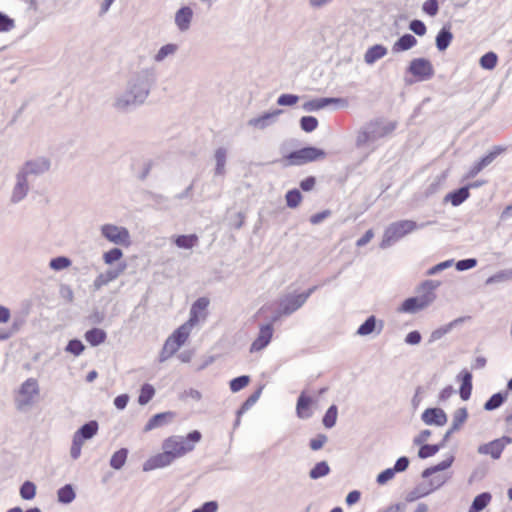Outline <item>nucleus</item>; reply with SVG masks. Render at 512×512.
Returning <instances> with one entry per match:
<instances>
[{
	"label": "nucleus",
	"mask_w": 512,
	"mask_h": 512,
	"mask_svg": "<svg viewBox=\"0 0 512 512\" xmlns=\"http://www.w3.org/2000/svg\"><path fill=\"white\" fill-rule=\"evenodd\" d=\"M156 81L157 72L153 66L132 72L126 82L125 91L113 98L112 108L119 113H127L143 105Z\"/></svg>",
	"instance_id": "f257e3e1"
},
{
	"label": "nucleus",
	"mask_w": 512,
	"mask_h": 512,
	"mask_svg": "<svg viewBox=\"0 0 512 512\" xmlns=\"http://www.w3.org/2000/svg\"><path fill=\"white\" fill-rule=\"evenodd\" d=\"M396 129V122L374 120L366 123L357 133L355 145L357 148L370 147L379 139L391 134Z\"/></svg>",
	"instance_id": "f03ea898"
},
{
	"label": "nucleus",
	"mask_w": 512,
	"mask_h": 512,
	"mask_svg": "<svg viewBox=\"0 0 512 512\" xmlns=\"http://www.w3.org/2000/svg\"><path fill=\"white\" fill-rule=\"evenodd\" d=\"M40 386L35 378L26 379L14 393V406L18 412H29L38 402Z\"/></svg>",
	"instance_id": "7ed1b4c3"
},
{
	"label": "nucleus",
	"mask_w": 512,
	"mask_h": 512,
	"mask_svg": "<svg viewBox=\"0 0 512 512\" xmlns=\"http://www.w3.org/2000/svg\"><path fill=\"white\" fill-rule=\"evenodd\" d=\"M202 435L198 430H194L186 437L170 436L163 441L162 449H166L176 460L194 450L195 445L201 440Z\"/></svg>",
	"instance_id": "20e7f679"
},
{
	"label": "nucleus",
	"mask_w": 512,
	"mask_h": 512,
	"mask_svg": "<svg viewBox=\"0 0 512 512\" xmlns=\"http://www.w3.org/2000/svg\"><path fill=\"white\" fill-rule=\"evenodd\" d=\"M430 224H432L431 221L421 224H417L412 220H400L393 222L385 229L380 243V248L387 249L407 234L415 231L416 229L424 228Z\"/></svg>",
	"instance_id": "39448f33"
},
{
	"label": "nucleus",
	"mask_w": 512,
	"mask_h": 512,
	"mask_svg": "<svg viewBox=\"0 0 512 512\" xmlns=\"http://www.w3.org/2000/svg\"><path fill=\"white\" fill-rule=\"evenodd\" d=\"M437 287V285L431 281L427 280L422 284V289L424 290L423 294L416 296V297H410L406 299L400 308V311L406 312V313H416L420 310L425 309L430 304L433 303L436 296L433 293V290Z\"/></svg>",
	"instance_id": "423d86ee"
},
{
	"label": "nucleus",
	"mask_w": 512,
	"mask_h": 512,
	"mask_svg": "<svg viewBox=\"0 0 512 512\" xmlns=\"http://www.w3.org/2000/svg\"><path fill=\"white\" fill-rule=\"evenodd\" d=\"M100 233L103 238L114 245L129 247L131 244L130 232L126 227L104 224L100 227Z\"/></svg>",
	"instance_id": "0eeeda50"
},
{
	"label": "nucleus",
	"mask_w": 512,
	"mask_h": 512,
	"mask_svg": "<svg viewBox=\"0 0 512 512\" xmlns=\"http://www.w3.org/2000/svg\"><path fill=\"white\" fill-rule=\"evenodd\" d=\"M51 162L46 157H37L26 161L17 172L23 175L30 182L49 171Z\"/></svg>",
	"instance_id": "6e6552de"
},
{
	"label": "nucleus",
	"mask_w": 512,
	"mask_h": 512,
	"mask_svg": "<svg viewBox=\"0 0 512 512\" xmlns=\"http://www.w3.org/2000/svg\"><path fill=\"white\" fill-rule=\"evenodd\" d=\"M325 156L326 153L322 149L316 147H305L289 153L287 155V159L292 165H302L318 159H323Z\"/></svg>",
	"instance_id": "1a4fd4ad"
},
{
	"label": "nucleus",
	"mask_w": 512,
	"mask_h": 512,
	"mask_svg": "<svg viewBox=\"0 0 512 512\" xmlns=\"http://www.w3.org/2000/svg\"><path fill=\"white\" fill-rule=\"evenodd\" d=\"M407 72L416 77L418 81H427L435 73L431 61L422 57L413 59L407 68Z\"/></svg>",
	"instance_id": "9d476101"
},
{
	"label": "nucleus",
	"mask_w": 512,
	"mask_h": 512,
	"mask_svg": "<svg viewBox=\"0 0 512 512\" xmlns=\"http://www.w3.org/2000/svg\"><path fill=\"white\" fill-rule=\"evenodd\" d=\"M510 443H512V439L510 437L503 436L489 443L480 445L477 448V452L481 455H490L491 458L497 460L501 457L505 446Z\"/></svg>",
	"instance_id": "9b49d317"
},
{
	"label": "nucleus",
	"mask_w": 512,
	"mask_h": 512,
	"mask_svg": "<svg viewBox=\"0 0 512 512\" xmlns=\"http://www.w3.org/2000/svg\"><path fill=\"white\" fill-rule=\"evenodd\" d=\"M30 181L19 172L15 174V182L10 193V203L18 204L23 201L30 191Z\"/></svg>",
	"instance_id": "f8f14e48"
},
{
	"label": "nucleus",
	"mask_w": 512,
	"mask_h": 512,
	"mask_svg": "<svg viewBox=\"0 0 512 512\" xmlns=\"http://www.w3.org/2000/svg\"><path fill=\"white\" fill-rule=\"evenodd\" d=\"M305 304V296L288 294L280 300V314L291 315Z\"/></svg>",
	"instance_id": "ddd939ff"
},
{
	"label": "nucleus",
	"mask_w": 512,
	"mask_h": 512,
	"mask_svg": "<svg viewBox=\"0 0 512 512\" xmlns=\"http://www.w3.org/2000/svg\"><path fill=\"white\" fill-rule=\"evenodd\" d=\"M174 461L175 459L170 455V453L166 449H163L162 453H158L144 462L143 471L148 472L164 468L171 465Z\"/></svg>",
	"instance_id": "4468645a"
},
{
	"label": "nucleus",
	"mask_w": 512,
	"mask_h": 512,
	"mask_svg": "<svg viewBox=\"0 0 512 512\" xmlns=\"http://www.w3.org/2000/svg\"><path fill=\"white\" fill-rule=\"evenodd\" d=\"M125 268L126 264H121L117 268L108 269L107 271L100 273L93 281V289L98 291L103 286H106L110 282L116 280L124 272Z\"/></svg>",
	"instance_id": "2eb2a0df"
},
{
	"label": "nucleus",
	"mask_w": 512,
	"mask_h": 512,
	"mask_svg": "<svg viewBox=\"0 0 512 512\" xmlns=\"http://www.w3.org/2000/svg\"><path fill=\"white\" fill-rule=\"evenodd\" d=\"M330 104H337L340 107H346L347 106V100L343 98H317L310 101H307L303 104L302 108L303 110L307 112H313L321 110L325 107H327Z\"/></svg>",
	"instance_id": "dca6fc26"
},
{
	"label": "nucleus",
	"mask_w": 512,
	"mask_h": 512,
	"mask_svg": "<svg viewBox=\"0 0 512 512\" xmlns=\"http://www.w3.org/2000/svg\"><path fill=\"white\" fill-rule=\"evenodd\" d=\"M281 109L274 110L272 112H266L258 117L251 118L248 120V126L253 128L264 130L267 127L274 124L277 120V117L282 113Z\"/></svg>",
	"instance_id": "f3484780"
},
{
	"label": "nucleus",
	"mask_w": 512,
	"mask_h": 512,
	"mask_svg": "<svg viewBox=\"0 0 512 512\" xmlns=\"http://www.w3.org/2000/svg\"><path fill=\"white\" fill-rule=\"evenodd\" d=\"M194 12L191 7L183 6L175 13L174 22L180 32H187L193 20Z\"/></svg>",
	"instance_id": "a211bd4d"
},
{
	"label": "nucleus",
	"mask_w": 512,
	"mask_h": 512,
	"mask_svg": "<svg viewBox=\"0 0 512 512\" xmlns=\"http://www.w3.org/2000/svg\"><path fill=\"white\" fill-rule=\"evenodd\" d=\"M421 419L426 425L444 426L447 423V415L441 408H427Z\"/></svg>",
	"instance_id": "6ab92c4d"
},
{
	"label": "nucleus",
	"mask_w": 512,
	"mask_h": 512,
	"mask_svg": "<svg viewBox=\"0 0 512 512\" xmlns=\"http://www.w3.org/2000/svg\"><path fill=\"white\" fill-rule=\"evenodd\" d=\"M208 305V298L201 297L197 299L190 309L188 322L195 326L201 319H205Z\"/></svg>",
	"instance_id": "aec40b11"
},
{
	"label": "nucleus",
	"mask_w": 512,
	"mask_h": 512,
	"mask_svg": "<svg viewBox=\"0 0 512 512\" xmlns=\"http://www.w3.org/2000/svg\"><path fill=\"white\" fill-rule=\"evenodd\" d=\"M273 335L272 324H265L260 327L258 337L253 341L250 351L257 352L264 349L271 341Z\"/></svg>",
	"instance_id": "412c9836"
},
{
	"label": "nucleus",
	"mask_w": 512,
	"mask_h": 512,
	"mask_svg": "<svg viewBox=\"0 0 512 512\" xmlns=\"http://www.w3.org/2000/svg\"><path fill=\"white\" fill-rule=\"evenodd\" d=\"M180 46L177 43H167L162 45L153 56L156 63H163L165 60L173 58L179 51Z\"/></svg>",
	"instance_id": "4be33fe9"
},
{
	"label": "nucleus",
	"mask_w": 512,
	"mask_h": 512,
	"mask_svg": "<svg viewBox=\"0 0 512 512\" xmlns=\"http://www.w3.org/2000/svg\"><path fill=\"white\" fill-rule=\"evenodd\" d=\"M174 416L175 414L171 411L158 413L149 419L144 427V431L147 432L161 427L169 423L174 418Z\"/></svg>",
	"instance_id": "5701e85b"
},
{
	"label": "nucleus",
	"mask_w": 512,
	"mask_h": 512,
	"mask_svg": "<svg viewBox=\"0 0 512 512\" xmlns=\"http://www.w3.org/2000/svg\"><path fill=\"white\" fill-rule=\"evenodd\" d=\"M387 48L381 44H376L367 49L364 54V61L368 65L374 64L387 54Z\"/></svg>",
	"instance_id": "b1692460"
},
{
	"label": "nucleus",
	"mask_w": 512,
	"mask_h": 512,
	"mask_svg": "<svg viewBox=\"0 0 512 512\" xmlns=\"http://www.w3.org/2000/svg\"><path fill=\"white\" fill-rule=\"evenodd\" d=\"M465 319H466L465 317H459L457 319H454L450 323H448V324H446V325H444L442 327L437 328L436 330H434L431 333L430 338H429V343H433V342L441 339L446 334H448L454 327H456L457 325L463 323L465 321Z\"/></svg>",
	"instance_id": "393cba45"
},
{
	"label": "nucleus",
	"mask_w": 512,
	"mask_h": 512,
	"mask_svg": "<svg viewBox=\"0 0 512 512\" xmlns=\"http://www.w3.org/2000/svg\"><path fill=\"white\" fill-rule=\"evenodd\" d=\"M458 377L461 378L459 394L461 399L466 401L470 398L472 392V374L463 370Z\"/></svg>",
	"instance_id": "a878e982"
},
{
	"label": "nucleus",
	"mask_w": 512,
	"mask_h": 512,
	"mask_svg": "<svg viewBox=\"0 0 512 512\" xmlns=\"http://www.w3.org/2000/svg\"><path fill=\"white\" fill-rule=\"evenodd\" d=\"M417 44V39L411 34H404L392 46L393 53L407 51Z\"/></svg>",
	"instance_id": "bb28decb"
},
{
	"label": "nucleus",
	"mask_w": 512,
	"mask_h": 512,
	"mask_svg": "<svg viewBox=\"0 0 512 512\" xmlns=\"http://www.w3.org/2000/svg\"><path fill=\"white\" fill-rule=\"evenodd\" d=\"M193 327L194 325L186 321L184 324L178 327L170 335V337H172L178 344L182 346L187 341Z\"/></svg>",
	"instance_id": "cd10ccee"
},
{
	"label": "nucleus",
	"mask_w": 512,
	"mask_h": 512,
	"mask_svg": "<svg viewBox=\"0 0 512 512\" xmlns=\"http://www.w3.org/2000/svg\"><path fill=\"white\" fill-rule=\"evenodd\" d=\"M453 39V34L449 28L443 27L436 36V47L439 51L446 50Z\"/></svg>",
	"instance_id": "c85d7f7f"
},
{
	"label": "nucleus",
	"mask_w": 512,
	"mask_h": 512,
	"mask_svg": "<svg viewBox=\"0 0 512 512\" xmlns=\"http://www.w3.org/2000/svg\"><path fill=\"white\" fill-rule=\"evenodd\" d=\"M469 187H461L446 195L445 200L450 201L453 206H459L469 197Z\"/></svg>",
	"instance_id": "c756f323"
},
{
	"label": "nucleus",
	"mask_w": 512,
	"mask_h": 512,
	"mask_svg": "<svg viewBox=\"0 0 512 512\" xmlns=\"http://www.w3.org/2000/svg\"><path fill=\"white\" fill-rule=\"evenodd\" d=\"M106 337V332L100 328H92L85 333V339L91 346L102 344Z\"/></svg>",
	"instance_id": "7c9ffc66"
},
{
	"label": "nucleus",
	"mask_w": 512,
	"mask_h": 512,
	"mask_svg": "<svg viewBox=\"0 0 512 512\" xmlns=\"http://www.w3.org/2000/svg\"><path fill=\"white\" fill-rule=\"evenodd\" d=\"M312 403V399L305 395V393H301L297 400L296 412L299 418L307 419L311 416L310 412H307L309 406Z\"/></svg>",
	"instance_id": "2f4dec72"
},
{
	"label": "nucleus",
	"mask_w": 512,
	"mask_h": 512,
	"mask_svg": "<svg viewBox=\"0 0 512 512\" xmlns=\"http://www.w3.org/2000/svg\"><path fill=\"white\" fill-rule=\"evenodd\" d=\"M491 498H492L491 494L488 492H483V493L477 495L474 498L468 512L482 511L490 503Z\"/></svg>",
	"instance_id": "473e14b6"
},
{
	"label": "nucleus",
	"mask_w": 512,
	"mask_h": 512,
	"mask_svg": "<svg viewBox=\"0 0 512 512\" xmlns=\"http://www.w3.org/2000/svg\"><path fill=\"white\" fill-rule=\"evenodd\" d=\"M453 461H454V457L450 456L449 458L443 460L442 462L438 463L437 465L426 468L422 472V477L429 478V477L433 476L434 474H437L438 472L448 469L452 465Z\"/></svg>",
	"instance_id": "72a5a7b5"
},
{
	"label": "nucleus",
	"mask_w": 512,
	"mask_h": 512,
	"mask_svg": "<svg viewBox=\"0 0 512 512\" xmlns=\"http://www.w3.org/2000/svg\"><path fill=\"white\" fill-rule=\"evenodd\" d=\"M227 150L223 147L216 149L214 158L216 162L215 175L222 176L225 174Z\"/></svg>",
	"instance_id": "f704fd0d"
},
{
	"label": "nucleus",
	"mask_w": 512,
	"mask_h": 512,
	"mask_svg": "<svg viewBox=\"0 0 512 512\" xmlns=\"http://www.w3.org/2000/svg\"><path fill=\"white\" fill-rule=\"evenodd\" d=\"M468 418V411L465 407L458 408L452 416L451 431H458Z\"/></svg>",
	"instance_id": "c9c22d12"
},
{
	"label": "nucleus",
	"mask_w": 512,
	"mask_h": 512,
	"mask_svg": "<svg viewBox=\"0 0 512 512\" xmlns=\"http://www.w3.org/2000/svg\"><path fill=\"white\" fill-rule=\"evenodd\" d=\"M174 243L179 248L191 249L198 243V236L196 234L179 235L174 237Z\"/></svg>",
	"instance_id": "e433bc0d"
},
{
	"label": "nucleus",
	"mask_w": 512,
	"mask_h": 512,
	"mask_svg": "<svg viewBox=\"0 0 512 512\" xmlns=\"http://www.w3.org/2000/svg\"><path fill=\"white\" fill-rule=\"evenodd\" d=\"M75 497L76 494L71 484H66L57 491V498L60 503L69 504Z\"/></svg>",
	"instance_id": "4c0bfd02"
},
{
	"label": "nucleus",
	"mask_w": 512,
	"mask_h": 512,
	"mask_svg": "<svg viewBox=\"0 0 512 512\" xmlns=\"http://www.w3.org/2000/svg\"><path fill=\"white\" fill-rule=\"evenodd\" d=\"M127 456L128 450L126 448L119 449L112 455L110 466L115 470H120L125 465Z\"/></svg>",
	"instance_id": "58836bf2"
},
{
	"label": "nucleus",
	"mask_w": 512,
	"mask_h": 512,
	"mask_svg": "<svg viewBox=\"0 0 512 512\" xmlns=\"http://www.w3.org/2000/svg\"><path fill=\"white\" fill-rule=\"evenodd\" d=\"M98 428L99 426L97 421L92 420L82 425L77 432L82 436V438L89 440L97 434Z\"/></svg>",
	"instance_id": "ea45409f"
},
{
	"label": "nucleus",
	"mask_w": 512,
	"mask_h": 512,
	"mask_svg": "<svg viewBox=\"0 0 512 512\" xmlns=\"http://www.w3.org/2000/svg\"><path fill=\"white\" fill-rule=\"evenodd\" d=\"M507 393H495L484 404L486 411H492L499 408L506 400Z\"/></svg>",
	"instance_id": "a19ab883"
},
{
	"label": "nucleus",
	"mask_w": 512,
	"mask_h": 512,
	"mask_svg": "<svg viewBox=\"0 0 512 512\" xmlns=\"http://www.w3.org/2000/svg\"><path fill=\"white\" fill-rule=\"evenodd\" d=\"M330 467L326 461L318 462L309 472V477L313 480L319 479L328 475Z\"/></svg>",
	"instance_id": "79ce46f5"
},
{
	"label": "nucleus",
	"mask_w": 512,
	"mask_h": 512,
	"mask_svg": "<svg viewBox=\"0 0 512 512\" xmlns=\"http://www.w3.org/2000/svg\"><path fill=\"white\" fill-rule=\"evenodd\" d=\"M71 264L72 262L68 257L58 256L50 260L49 267L54 271H61L70 267Z\"/></svg>",
	"instance_id": "37998d69"
},
{
	"label": "nucleus",
	"mask_w": 512,
	"mask_h": 512,
	"mask_svg": "<svg viewBox=\"0 0 512 512\" xmlns=\"http://www.w3.org/2000/svg\"><path fill=\"white\" fill-rule=\"evenodd\" d=\"M498 57L494 52H487L480 60L479 64L483 69L492 70L497 65Z\"/></svg>",
	"instance_id": "c03bdc74"
},
{
	"label": "nucleus",
	"mask_w": 512,
	"mask_h": 512,
	"mask_svg": "<svg viewBox=\"0 0 512 512\" xmlns=\"http://www.w3.org/2000/svg\"><path fill=\"white\" fill-rule=\"evenodd\" d=\"M20 496L24 500H32L36 495V485L31 481H25L20 487Z\"/></svg>",
	"instance_id": "a18cd8bd"
},
{
	"label": "nucleus",
	"mask_w": 512,
	"mask_h": 512,
	"mask_svg": "<svg viewBox=\"0 0 512 512\" xmlns=\"http://www.w3.org/2000/svg\"><path fill=\"white\" fill-rule=\"evenodd\" d=\"M155 395V389L150 384H144L141 387L140 395L138 397V403L140 405H146Z\"/></svg>",
	"instance_id": "49530a36"
},
{
	"label": "nucleus",
	"mask_w": 512,
	"mask_h": 512,
	"mask_svg": "<svg viewBox=\"0 0 512 512\" xmlns=\"http://www.w3.org/2000/svg\"><path fill=\"white\" fill-rule=\"evenodd\" d=\"M376 328L375 316L368 317L363 324H361L357 330V334L360 336H367L371 334Z\"/></svg>",
	"instance_id": "de8ad7c7"
},
{
	"label": "nucleus",
	"mask_w": 512,
	"mask_h": 512,
	"mask_svg": "<svg viewBox=\"0 0 512 512\" xmlns=\"http://www.w3.org/2000/svg\"><path fill=\"white\" fill-rule=\"evenodd\" d=\"M337 415H338V409H337L336 405H331L323 417V425L326 428L334 427L336 424Z\"/></svg>",
	"instance_id": "09e8293b"
},
{
	"label": "nucleus",
	"mask_w": 512,
	"mask_h": 512,
	"mask_svg": "<svg viewBox=\"0 0 512 512\" xmlns=\"http://www.w3.org/2000/svg\"><path fill=\"white\" fill-rule=\"evenodd\" d=\"M442 447H443V444H434V445L424 444L420 447V449L418 451V456L421 459L428 458L430 456L435 455Z\"/></svg>",
	"instance_id": "8fccbe9b"
},
{
	"label": "nucleus",
	"mask_w": 512,
	"mask_h": 512,
	"mask_svg": "<svg viewBox=\"0 0 512 512\" xmlns=\"http://www.w3.org/2000/svg\"><path fill=\"white\" fill-rule=\"evenodd\" d=\"M123 257V252L120 248H112L103 254V261L107 265H111L114 262L120 260Z\"/></svg>",
	"instance_id": "3c124183"
},
{
	"label": "nucleus",
	"mask_w": 512,
	"mask_h": 512,
	"mask_svg": "<svg viewBox=\"0 0 512 512\" xmlns=\"http://www.w3.org/2000/svg\"><path fill=\"white\" fill-rule=\"evenodd\" d=\"M505 151V148L496 146L494 149L489 152L486 156L481 158L478 162L481 164L482 168L484 169L488 165H490L498 155H500L502 152Z\"/></svg>",
	"instance_id": "603ef678"
},
{
	"label": "nucleus",
	"mask_w": 512,
	"mask_h": 512,
	"mask_svg": "<svg viewBox=\"0 0 512 512\" xmlns=\"http://www.w3.org/2000/svg\"><path fill=\"white\" fill-rule=\"evenodd\" d=\"M250 382V377L247 375H242L236 377L230 381V389L232 392H238L245 388Z\"/></svg>",
	"instance_id": "864d4df0"
},
{
	"label": "nucleus",
	"mask_w": 512,
	"mask_h": 512,
	"mask_svg": "<svg viewBox=\"0 0 512 512\" xmlns=\"http://www.w3.org/2000/svg\"><path fill=\"white\" fill-rule=\"evenodd\" d=\"M261 395V388L258 389L257 391H255L254 393H252L246 400L245 402L242 404V406L240 407V409L238 410L237 414L238 415H242L243 413H245L246 411H248L259 399Z\"/></svg>",
	"instance_id": "5fc2aeb1"
},
{
	"label": "nucleus",
	"mask_w": 512,
	"mask_h": 512,
	"mask_svg": "<svg viewBox=\"0 0 512 512\" xmlns=\"http://www.w3.org/2000/svg\"><path fill=\"white\" fill-rule=\"evenodd\" d=\"M318 126V120L313 116H303L300 119V127L303 131L310 133Z\"/></svg>",
	"instance_id": "6e6d98bb"
},
{
	"label": "nucleus",
	"mask_w": 512,
	"mask_h": 512,
	"mask_svg": "<svg viewBox=\"0 0 512 512\" xmlns=\"http://www.w3.org/2000/svg\"><path fill=\"white\" fill-rule=\"evenodd\" d=\"M286 203L289 208H296L302 199V195L299 190L293 189L286 194Z\"/></svg>",
	"instance_id": "4d7b16f0"
},
{
	"label": "nucleus",
	"mask_w": 512,
	"mask_h": 512,
	"mask_svg": "<svg viewBox=\"0 0 512 512\" xmlns=\"http://www.w3.org/2000/svg\"><path fill=\"white\" fill-rule=\"evenodd\" d=\"M85 349L84 344L78 339H72L68 342L65 350L75 356H79Z\"/></svg>",
	"instance_id": "13d9d810"
},
{
	"label": "nucleus",
	"mask_w": 512,
	"mask_h": 512,
	"mask_svg": "<svg viewBox=\"0 0 512 512\" xmlns=\"http://www.w3.org/2000/svg\"><path fill=\"white\" fill-rule=\"evenodd\" d=\"M510 279H512V269L501 271V272H499V273L489 277L486 280V283L487 284H492V283H495V282H501V281L510 280Z\"/></svg>",
	"instance_id": "bf43d9fd"
},
{
	"label": "nucleus",
	"mask_w": 512,
	"mask_h": 512,
	"mask_svg": "<svg viewBox=\"0 0 512 512\" xmlns=\"http://www.w3.org/2000/svg\"><path fill=\"white\" fill-rule=\"evenodd\" d=\"M395 474H396V472L393 471V468H387V469H385L384 471H382L381 473L378 474V476L376 478V482L379 485H385L390 480H392L394 478Z\"/></svg>",
	"instance_id": "052dcab7"
},
{
	"label": "nucleus",
	"mask_w": 512,
	"mask_h": 512,
	"mask_svg": "<svg viewBox=\"0 0 512 512\" xmlns=\"http://www.w3.org/2000/svg\"><path fill=\"white\" fill-rule=\"evenodd\" d=\"M299 97L294 94H282L277 99V104L280 106H292L296 104Z\"/></svg>",
	"instance_id": "680f3d73"
},
{
	"label": "nucleus",
	"mask_w": 512,
	"mask_h": 512,
	"mask_svg": "<svg viewBox=\"0 0 512 512\" xmlns=\"http://www.w3.org/2000/svg\"><path fill=\"white\" fill-rule=\"evenodd\" d=\"M15 26L14 20L0 12V32H8Z\"/></svg>",
	"instance_id": "e2e57ef3"
},
{
	"label": "nucleus",
	"mask_w": 512,
	"mask_h": 512,
	"mask_svg": "<svg viewBox=\"0 0 512 512\" xmlns=\"http://www.w3.org/2000/svg\"><path fill=\"white\" fill-rule=\"evenodd\" d=\"M422 9L429 16H435L439 10L438 1L437 0H426L423 3Z\"/></svg>",
	"instance_id": "0e129e2a"
},
{
	"label": "nucleus",
	"mask_w": 512,
	"mask_h": 512,
	"mask_svg": "<svg viewBox=\"0 0 512 512\" xmlns=\"http://www.w3.org/2000/svg\"><path fill=\"white\" fill-rule=\"evenodd\" d=\"M448 476L445 475V474H438V475H433V477L430 479L429 481V486L432 487V489L435 491L437 489H439L441 486H443L446 481L448 480Z\"/></svg>",
	"instance_id": "69168bd1"
},
{
	"label": "nucleus",
	"mask_w": 512,
	"mask_h": 512,
	"mask_svg": "<svg viewBox=\"0 0 512 512\" xmlns=\"http://www.w3.org/2000/svg\"><path fill=\"white\" fill-rule=\"evenodd\" d=\"M409 29L418 36H423L426 33V26L421 20H412L409 24Z\"/></svg>",
	"instance_id": "338daca9"
},
{
	"label": "nucleus",
	"mask_w": 512,
	"mask_h": 512,
	"mask_svg": "<svg viewBox=\"0 0 512 512\" xmlns=\"http://www.w3.org/2000/svg\"><path fill=\"white\" fill-rule=\"evenodd\" d=\"M476 265L477 260L475 258H467L456 262V269L458 271H465L474 268Z\"/></svg>",
	"instance_id": "774afa93"
}]
</instances>
